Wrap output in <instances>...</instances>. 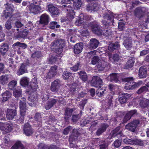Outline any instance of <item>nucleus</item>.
Instances as JSON below:
<instances>
[{"instance_id": "1", "label": "nucleus", "mask_w": 149, "mask_h": 149, "mask_svg": "<svg viewBox=\"0 0 149 149\" xmlns=\"http://www.w3.org/2000/svg\"><path fill=\"white\" fill-rule=\"evenodd\" d=\"M65 44L64 41L62 39L54 40L50 45L51 49L57 54V56L61 57L63 55V52Z\"/></svg>"}, {"instance_id": "16", "label": "nucleus", "mask_w": 149, "mask_h": 149, "mask_svg": "<svg viewBox=\"0 0 149 149\" xmlns=\"http://www.w3.org/2000/svg\"><path fill=\"white\" fill-rule=\"evenodd\" d=\"M27 9L31 12L35 14L38 13L40 10V7L38 5H35L33 3H31L27 5Z\"/></svg>"}, {"instance_id": "60", "label": "nucleus", "mask_w": 149, "mask_h": 149, "mask_svg": "<svg viewBox=\"0 0 149 149\" xmlns=\"http://www.w3.org/2000/svg\"><path fill=\"white\" fill-rule=\"evenodd\" d=\"M108 99V103L109 106V107L111 106H113V103H112V99L113 98V95H109L107 96Z\"/></svg>"}, {"instance_id": "49", "label": "nucleus", "mask_w": 149, "mask_h": 149, "mask_svg": "<svg viewBox=\"0 0 149 149\" xmlns=\"http://www.w3.org/2000/svg\"><path fill=\"white\" fill-rule=\"evenodd\" d=\"M8 79L7 76L2 75L0 77V83L2 85H5L8 83Z\"/></svg>"}, {"instance_id": "25", "label": "nucleus", "mask_w": 149, "mask_h": 149, "mask_svg": "<svg viewBox=\"0 0 149 149\" xmlns=\"http://www.w3.org/2000/svg\"><path fill=\"white\" fill-rule=\"evenodd\" d=\"M83 48V44L82 42L78 43L74 46V51L76 54H78L82 51Z\"/></svg>"}, {"instance_id": "5", "label": "nucleus", "mask_w": 149, "mask_h": 149, "mask_svg": "<svg viewBox=\"0 0 149 149\" xmlns=\"http://www.w3.org/2000/svg\"><path fill=\"white\" fill-rule=\"evenodd\" d=\"M38 84L37 78L36 77H34L32 79L30 85L29 86L28 88L26 90V91L29 93L31 92V90L33 92L36 91L38 87Z\"/></svg>"}, {"instance_id": "15", "label": "nucleus", "mask_w": 149, "mask_h": 149, "mask_svg": "<svg viewBox=\"0 0 149 149\" xmlns=\"http://www.w3.org/2000/svg\"><path fill=\"white\" fill-rule=\"evenodd\" d=\"M57 67L56 65L51 66L47 75V78L50 79L55 77L57 74Z\"/></svg>"}, {"instance_id": "31", "label": "nucleus", "mask_w": 149, "mask_h": 149, "mask_svg": "<svg viewBox=\"0 0 149 149\" xmlns=\"http://www.w3.org/2000/svg\"><path fill=\"white\" fill-rule=\"evenodd\" d=\"M147 69L144 66H142L139 69V77L141 78H145L147 75Z\"/></svg>"}, {"instance_id": "52", "label": "nucleus", "mask_w": 149, "mask_h": 149, "mask_svg": "<svg viewBox=\"0 0 149 149\" xmlns=\"http://www.w3.org/2000/svg\"><path fill=\"white\" fill-rule=\"evenodd\" d=\"M117 74L116 73H113L111 74L108 76L109 78L110 77V80L111 81H114L117 82L118 81V79L117 76Z\"/></svg>"}, {"instance_id": "44", "label": "nucleus", "mask_w": 149, "mask_h": 149, "mask_svg": "<svg viewBox=\"0 0 149 149\" xmlns=\"http://www.w3.org/2000/svg\"><path fill=\"white\" fill-rule=\"evenodd\" d=\"M15 47H19L23 49H26L27 47V45L25 43L17 42L13 44L12 47L15 48Z\"/></svg>"}, {"instance_id": "58", "label": "nucleus", "mask_w": 149, "mask_h": 149, "mask_svg": "<svg viewBox=\"0 0 149 149\" xmlns=\"http://www.w3.org/2000/svg\"><path fill=\"white\" fill-rule=\"evenodd\" d=\"M123 142L125 144L131 145H134V140L128 139H125L123 140Z\"/></svg>"}, {"instance_id": "24", "label": "nucleus", "mask_w": 149, "mask_h": 149, "mask_svg": "<svg viewBox=\"0 0 149 149\" xmlns=\"http://www.w3.org/2000/svg\"><path fill=\"white\" fill-rule=\"evenodd\" d=\"M58 101V100L54 98H51L46 103L45 108L47 110H48L52 108L55 105Z\"/></svg>"}, {"instance_id": "50", "label": "nucleus", "mask_w": 149, "mask_h": 149, "mask_svg": "<svg viewBox=\"0 0 149 149\" xmlns=\"http://www.w3.org/2000/svg\"><path fill=\"white\" fill-rule=\"evenodd\" d=\"M20 84L24 87H27L28 88L29 87V86H28L29 81L26 77L22 78L20 81Z\"/></svg>"}, {"instance_id": "34", "label": "nucleus", "mask_w": 149, "mask_h": 149, "mask_svg": "<svg viewBox=\"0 0 149 149\" xmlns=\"http://www.w3.org/2000/svg\"><path fill=\"white\" fill-rule=\"evenodd\" d=\"M130 97V95L127 93H123L121 94L119 98V100L122 104L126 103L128 98Z\"/></svg>"}, {"instance_id": "19", "label": "nucleus", "mask_w": 149, "mask_h": 149, "mask_svg": "<svg viewBox=\"0 0 149 149\" xmlns=\"http://www.w3.org/2000/svg\"><path fill=\"white\" fill-rule=\"evenodd\" d=\"M24 133L28 136H31L33 134V130L31 126L28 123H25L24 125L23 129Z\"/></svg>"}, {"instance_id": "14", "label": "nucleus", "mask_w": 149, "mask_h": 149, "mask_svg": "<svg viewBox=\"0 0 149 149\" xmlns=\"http://www.w3.org/2000/svg\"><path fill=\"white\" fill-rule=\"evenodd\" d=\"M19 29L17 28L16 30L18 32L16 34H15V37L17 39L22 38L25 39L29 33V31L28 30L24 29L22 31H19Z\"/></svg>"}, {"instance_id": "43", "label": "nucleus", "mask_w": 149, "mask_h": 149, "mask_svg": "<svg viewBox=\"0 0 149 149\" xmlns=\"http://www.w3.org/2000/svg\"><path fill=\"white\" fill-rule=\"evenodd\" d=\"M26 113L20 112V116L17 120V123L19 124H22L24 122Z\"/></svg>"}, {"instance_id": "56", "label": "nucleus", "mask_w": 149, "mask_h": 149, "mask_svg": "<svg viewBox=\"0 0 149 149\" xmlns=\"http://www.w3.org/2000/svg\"><path fill=\"white\" fill-rule=\"evenodd\" d=\"M17 84V81L15 80L11 81L8 84V88L11 90H13L15 86Z\"/></svg>"}, {"instance_id": "35", "label": "nucleus", "mask_w": 149, "mask_h": 149, "mask_svg": "<svg viewBox=\"0 0 149 149\" xmlns=\"http://www.w3.org/2000/svg\"><path fill=\"white\" fill-rule=\"evenodd\" d=\"M5 26L7 34L8 36H11L12 34V32L10 31L12 28L11 21L9 20H8L6 22Z\"/></svg>"}, {"instance_id": "30", "label": "nucleus", "mask_w": 149, "mask_h": 149, "mask_svg": "<svg viewBox=\"0 0 149 149\" xmlns=\"http://www.w3.org/2000/svg\"><path fill=\"white\" fill-rule=\"evenodd\" d=\"M19 102V107L20 108V112L26 113V99L24 97L21 99Z\"/></svg>"}, {"instance_id": "13", "label": "nucleus", "mask_w": 149, "mask_h": 149, "mask_svg": "<svg viewBox=\"0 0 149 149\" xmlns=\"http://www.w3.org/2000/svg\"><path fill=\"white\" fill-rule=\"evenodd\" d=\"M75 15V13L73 10H71L68 12L66 17H63L61 19V22H63L71 20L74 17Z\"/></svg>"}, {"instance_id": "41", "label": "nucleus", "mask_w": 149, "mask_h": 149, "mask_svg": "<svg viewBox=\"0 0 149 149\" xmlns=\"http://www.w3.org/2000/svg\"><path fill=\"white\" fill-rule=\"evenodd\" d=\"M79 77L84 82L86 81L88 79L87 74L85 71H80L77 72Z\"/></svg>"}, {"instance_id": "22", "label": "nucleus", "mask_w": 149, "mask_h": 149, "mask_svg": "<svg viewBox=\"0 0 149 149\" xmlns=\"http://www.w3.org/2000/svg\"><path fill=\"white\" fill-rule=\"evenodd\" d=\"M7 6L6 7V10H4L3 11V16H4L6 19L9 17L13 11L12 8V6L11 5H7Z\"/></svg>"}, {"instance_id": "4", "label": "nucleus", "mask_w": 149, "mask_h": 149, "mask_svg": "<svg viewBox=\"0 0 149 149\" xmlns=\"http://www.w3.org/2000/svg\"><path fill=\"white\" fill-rule=\"evenodd\" d=\"M0 129L5 134L10 132L13 129V124L7 122L0 123Z\"/></svg>"}, {"instance_id": "40", "label": "nucleus", "mask_w": 149, "mask_h": 149, "mask_svg": "<svg viewBox=\"0 0 149 149\" xmlns=\"http://www.w3.org/2000/svg\"><path fill=\"white\" fill-rule=\"evenodd\" d=\"M11 148V149H25L24 145L20 141H17Z\"/></svg>"}, {"instance_id": "17", "label": "nucleus", "mask_w": 149, "mask_h": 149, "mask_svg": "<svg viewBox=\"0 0 149 149\" xmlns=\"http://www.w3.org/2000/svg\"><path fill=\"white\" fill-rule=\"evenodd\" d=\"M121 127L120 126L116 127L111 132V137L112 138L117 137L120 138L123 135L122 130H120Z\"/></svg>"}, {"instance_id": "7", "label": "nucleus", "mask_w": 149, "mask_h": 149, "mask_svg": "<svg viewBox=\"0 0 149 149\" xmlns=\"http://www.w3.org/2000/svg\"><path fill=\"white\" fill-rule=\"evenodd\" d=\"M139 124V120H135L126 125L125 128L130 131L134 132L137 126Z\"/></svg>"}, {"instance_id": "12", "label": "nucleus", "mask_w": 149, "mask_h": 149, "mask_svg": "<svg viewBox=\"0 0 149 149\" xmlns=\"http://www.w3.org/2000/svg\"><path fill=\"white\" fill-rule=\"evenodd\" d=\"M146 12V8L144 7H137L134 11V15L138 18H141L143 17Z\"/></svg>"}, {"instance_id": "21", "label": "nucleus", "mask_w": 149, "mask_h": 149, "mask_svg": "<svg viewBox=\"0 0 149 149\" xmlns=\"http://www.w3.org/2000/svg\"><path fill=\"white\" fill-rule=\"evenodd\" d=\"M136 112L137 110L135 109L131 110L128 112L125 116L123 120V123L124 124L127 123L128 120L130 119L131 117L136 114Z\"/></svg>"}, {"instance_id": "33", "label": "nucleus", "mask_w": 149, "mask_h": 149, "mask_svg": "<svg viewBox=\"0 0 149 149\" xmlns=\"http://www.w3.org/2000/svg\"><path fill=\"white\" fill-rule=\"evenodd\" d=\"M27 68L24 64H22L17 71V75L20 76L24 73L28 72Z\"/></svg>"}, {"instance_id": "11", "label": "nucleus", "mask_w": 149, "mask_h": 149, "mask_svg": "<svg viewBox=\"0 0 149 149\" xmlns=\"http://www.w3.org/2000/svg\"><path fill=\"white\" fill-rule=\"evenodd\" d=\"M50 18L49 15L46 13L42 14L40 17L39 23L44 26L48 25L49 23Z\"/></svg>"}, {"instance_id": "9", "label": "nucleus", "mask_w": 149, "mask_h": 149, "mask_svg": "<svg viewBox=\"0 0 149 149\" xmlns=\"http://www.w3.org/2000/svg\"><path fill=\"white\" fill-rule=\"evenodd\" d=\"M102 79L98 76H94L92 77L91 81V85L94 87L97 88L102 85Z\"/></svg>"}, {"instance_id": "10", "label": "nucleus", "mask_w": 149, "mask_h": 149, "mask_svg": "<svg viewBox=\"0 0 149 149\" xmlns=\"http://www.w3.org/2000/svg\"><path fill=\"white\" fill-rule=\"evenodd\" d=\"M61 81L59 79H56L52 82L50 87L51 91L52 92L58 91L61 86Z\"/></svg>"}, {"instance_id": "53", "label": "nucleus", "mask_w": 149, "mask_h": 149, "mask_svg": "<svg viewBox=\"0 0 149 149\" xmlns=\"http://www.w3.org/2000/svg\"><path fill=\"white\" fill-rule=\"evenodd\" d=\"M72 75V73L67 71H64L62 74L63 79L65 80L68 79Z\"/></svg>"}, {"instance_id": "55", "label": "nucleus", "mask_w": 149, "mask_h": 149, "mask_svg": "<svg viewBox=\"0 0 149 149\" xmlns=\"http://www.w3.org/2000/svg\"><path fill=\"white\" fill-rule=\"evenodd\" d=\"M42 53L41 51H38L33 53L31 55V57L34 58H39L41 57L42 56Z\"/></svg>"}, {"instance_id": "32", "label": "nucleus", "mask_w": 149, "mask_h": 149, "mask_svg": "<svg viewBox=\"0 0 149 149\" xmlns=\"http://www.w3.org/2000/svg\"><path fill=\"white\" fill-rule=\"evenodd\" d=\"M26 93L29 95V96L28 97V100L32 102H35L38 100V96L37 95L32 91L30 92Z\"/></svg>"}, {"instance_id": "54", "label": "nucleus", "mask_w": 149, "mask_h": 149, "mask_svg": "<svg viewBox=\"0 0 149 149\" xmlns=\"http://www.w3.org/2000/svg\"><path fill=\"white\" fill-rule=\"evenodd\" d=\"M148 86H147V87L146 86H142L137 91V93L139 94H141L143 93H146L148 91Z\"/></svg>"}, {"instance_id": "37", "label": "nucleus", "mask_w": 149, "mask_h": 149, "mask_svg": "<svg viewBox=\"0 0 149 149\" xmlns=\"http://www.w3.org/2000/svg\"><path fill=\"white\" fill-rule=\"evenodd\" d=\"M12 95L11 93L9 91H6L1 94L2 96V101L3 102H5L8 100Z\"/></svg>"}, {"instance_id": "18", "label": "nucleus", "mask_w": 149, "mask_h": 149, "mask_svg": "<svg viewBox=\"0 0 149 149\" xmlns=\"http://www.w3.org/2000/svg\"><path fill=\"white\" fill-rule=\"evenodd\" d=\"M6 113L7 119L10 120H12L17 114L16 111L11 109H7Z\"/></svg>"}, {"instance_id": "42", "label": "nucleus", "mask_w": 149, "mask_h": 149, "mask_svg": "<svg viewBox=\"0 0 149 149\" xmlns=\"http://www.w3.org/2000/svg\"><path fill=\"white\" fill-rule=\"evenodd\" d=\"M120 47V45L118 42L111 43L108 47V49L111 51L118 49Z\"/></svg>"}, {"instance_id": "59", "label": "nucleus", "mask_w": 149, "mask_h": 149, "mask_svg": "<svg viewBox=\"0 0 149 149\" xmlns=\"http://www.w3.org/2000/svg\"><path fill=\"white\" fill-rule=\"evenodd\" d=\"M99 60V57L98 56H94L92 58L91 63L93 65H95L97 63Z\"/></svg>"}, {"instance_id": "28", "label": "nucleus", "mask_w": 149, "mask_h": 149, "mask_svg": "<svg viewBox=\"0 0 149 149\" xmlns=\"http://www.w3.org/2000/svg\"><path fill=\"white\" fill-rule=\"evenodd\" d=\"M99 43V41L96 39H91L90 41L89 48L90 49H95L98 47Z\"/></svg>"}, {"instance_id": "45", "label": "nucleus", "mask_w": 149, "mask_h": 149, "mask_svg": "<svg viewBox=\"0 0 149 149\" xmlns=\"http://www.w3.org/2000/svg\"><path fill=\"white\" fill-rule=\"evenodd\" d=\"M84 18L83 13H81L79 15L78 19L75 21L76 24L78 26L80 25L84 22Z\"/></svg>"}, {"instance_id": "63", "label": "nucleus", "mask_w": 149, "mask_h": 149, "mask_svg": "<svg viewBox=\"0 0 149 149\" xmlns=\"http://www.w3.org/2000/svg\"><path fill=\"white\" fill-rule=\"evenodd\" d=\"M73 111L72 109H66L65 110V115L68 116H71Z\"/></svg>"}, {"instance_id": "6", "label": "nucleus", "mask_w": 149, "mask_h": 149, "mask_svg": "<svg viewBox=\"0 0 149 149\" xmlns=\"http://www.w3.org/2000/svg\"><path fill=\"white\" fill-rule=\"evenodd\" d=\"M81 133L76 129H74L73 130L72 133L69 138V141L73 142L79 141V139L81 138Z\"/></svg>"}, {"instance_id": "47", "label": "nucleus", "mask_w": 149, "mask_h": 149, "mask_svg": "<svg viewBox=\"0 0 149 149\" xmlns=\"http://www.w3.org/2000/svg\"><path fill=\"white\" fill-rule=\"evenodd\" d=\"M60 25L58 24L56 22L52 21L49 24L48 27L50 29L53 30L55 28H58L60 27Z\"/></svg>"}, {"instance_id": "27", "label": "nucleus", "mask_w": 149, "mask_h": 149, "mask_svg": "<svg viewBox=\"0 0 149 149\" xmlns=\"http://www.w3.org/2000/svg\"><path fill=\"white\" fill-rule=\"evenodd\" d=\"M104 19H107V21L111 22V24L113 25L114 16L113 12L110 11H108V13L104 14Z\"/></svg>"}, {"instance_id": "48", "label": "nucleus", "mask_w": 149, "mask_h": 149, "mask_svg": "<svg viewBox=\"0 0 149 149\" xmlns=\"http://www.w3.org/2000/svg\"><path fill=\"white\" fill-rule=\"evenodd\" d=\"M81 67V63L79 61L76 62L74 65L70 68V69L73 71L76 72L79 70V68Z\"/></svg>"}, {"instance_id": "23", "label": "nucleus", "mask_w": 149, "mask_h": 149, "mask_svg": "<svg viewBox=\"0 0 149 149\" xmlns=\"http://www.w3.org/2000/svg\"><path fill=\"white\" fill-rule=\"evenodd\" d=\"M125 48L127 50H130L132 47L133 43L131 38H128L125 40L123 43Z\"/></svg>"}, {"instance_id": "26", "label": "nucleus", "mask_w": 149, "mask_h": 149, "mask_svg": "<svg viewBox=\"0 0 149 149\" xmlns=\"http://www.w3.org/2000/svg\"><path fill=\"white\" fill-rule=\"evenodd\" d=\"M108 127L109 125L107 124L103 123L101 124L100 127L98 128L96 132V135L98 136L100 135L105 131Z\"/></svg>"}, {"instance_id": "51", "label": "nucleus", "mask_w": 149, "mask_h": 149, "mask_svg": "<svg viewBox=\"0 0 149 149\" xmlns=\"http://www.w3.org/2000/svg\"><path fill=\"white\" fill-rule=\"evenodd\" d=\"M134 61L132 58L130 59L126 63L125 68L126 69H128L132 67L134 65Z\"/></svg>"}, {"instance_id": "57", "label": "nucleus", "mask_w": 149, "mask_h": 149, "mask_svg": "<svg viewBox=\"0 0 149 149\" xmlns=\"http://www.w3.org/2000/svg\"><path fill=\"white\" fill-rule=\"evenodd\" d=\"M134 145H138L140 146H143L144 145L143 141L140 139H134Z\"/></svg>"}, {"instance_id": "36", "label": "nucleus", "mask_w": 149, "mask_h": 149, "mask_svg": "<svg viewBox=\"0 0 149 149\" xmlns=\"http://www.w3.org/2000/svg\"><path fill=\"white\" fill-rule=\"evenodd\" d=\"M13 95L16 98L18 99L21 96L22 91L20 87L18 86L15 88L13 91Z\"/></svg>"}, {"instance_id": "64", "label": "nucleus", "mask_w": 149, "mask_h": 149, "mask_svg": "<svg viewBox=\"0 0 149 149\" xmlns=\"http://www.w3.org/2000/svg\"><path fill=\"white\" fill-rule=\"evenodd\" d=\"M149 52V49L148 48H146V49L141 51L140 53V56H143L147 54Z\"/></svg>"}, {"instance_id": "20", "label": "nucleus", "mask_w": 149, "mask_h": 149, "mask_svg": "<svg viewBox=\"0 0 149 149\" xmlns=\"http://www.w3.org/2000/svg\"><path fill=\"white\" fill-rule=\"evenodd\" d=\"M97 90L96 94L98 97H101L104 96V95L107 93V87L100 86Z\"/></svg>"}, {"instance_id": "3", "label": "nucleus", "mask_w": 149, "mask_h": 149, "mask_svg": "<svg viewBox=\"0 0 149 149\" xmlns=\"http://www.w3.org/2000/svg\"><path fill=\"white\" fill-rule=\"evenodd\" d=\"M89 29L94 33L98 35H102L103 31L100 23L96 20L90 22L88 24Z\"/></svg>"}, {"instance_id": "2", "label": "nucleus", "mask_w": 149, "mask_h": 149, "mask_svg": "<svg viewBox=\"0 0 149 149\" xmlns=\"http://www.w3.org/2000/svg\"><path fill=\"white\" fill-rule=\"evenodd\" d=\"M134 78L132 77H126L123 79V81L127 82L125 84L124 88L125 89L129 90H133L139 87L142 84V81H139L136 83L134 82Z\"/></svg>"}, {"instance_id": "39", "label": "nucleus", "mask_w": 149, "mask_h": 149, "mask_svg": "<svg viewBox=\"0 0 149 149\" xmlns=\"http://www.w3.org/2000/svg\"><path fill=\"white\" fill-rule=\"evenodd\" d=\"M34 119L37 123V124L38 126H40L42 124V119L40 113L36 112L35 113Z\"/></svg>"}, {"instance_id": "46", "label": "nucleus", "mask_w": 149, "mask_h": 149, "mask_svg": "<svg viewBox=\"0 0 149 149\" xmlns=\"http://www.w3.org/2000/svg\"><path fill=\"white\" fill-rule=\"evenodd\" d=\"M81 0H72L73 6L75 9L78 10L81 5Z\"/></svg>"}, {"instance_id": "38", "label": "nucleus", "mask_w": 149, "mask_h": 149, "mask_svg": "<svg viewBox=\"0 0 149 149\" xmlns=\"http://www.w3.org/2000/svg\"><path fill=\"white\" fill-rule=\"evenodd\" d=\"M0 48V52L2 55H4L9 49V45L7 43H3Z\"/></svg>"}, {"instance_id": "61", "label": "nucleus", "mask_w": 149, "mask_h": 149, "mask_svg": "<svg viewBox=\"0 0 149 149\" xmlns=\"http://www.w3.org/2000/svg\"><path fill=\"white\" fill-rule=\"evenodd\" d=\"M116 148H119L121 145V141L118 139L116 140L113 144Z\"/></svg>"}, {"instance_id": "8", "label": "nucleus", "mask_w": 149, "mask_h": 149, "mask_svg": "<svg viewBox=\"0 0 149 149\" xmlns=\"http://www.w3.org/2000/svg\"><path fill=\"white\" fill-rule=\"evenodd\" d=\"M48 9L52 17L56 16L60 14V10L56 7L54 6L52 4H49L47 6Z\"/></svg>"}, {"instance_id": "62", "label": "nucleus", "mask_w": 149, "mask_h": 149, "mask_svg": "<svg viewBox=\"0 0 149 149\" xmlns=\"http://www.w3.org/2000/svg\"><path fill=\"white\" fill-rule=\"evenodd\" d=\"M72 129V127L70 126H68L65 128L63 130V133L64 135H67L69 132Z\"/></svg>"}, {"instance_id": "29", "label": "nucleus", "mask_w": 149, "mask_h": 149, "mask_svg": "<svg viewBox=\"0 0 149 149\" xmlns=\"http://www.w3.org/2000/svg\"><path fill=\"white\" fill-rule=\"evenodd\" d=\"M99 7L98 4L96 3H91V4H88L86 7V10L88 11H95L98 10H99Z\"/></svg>"}]
</instances>
